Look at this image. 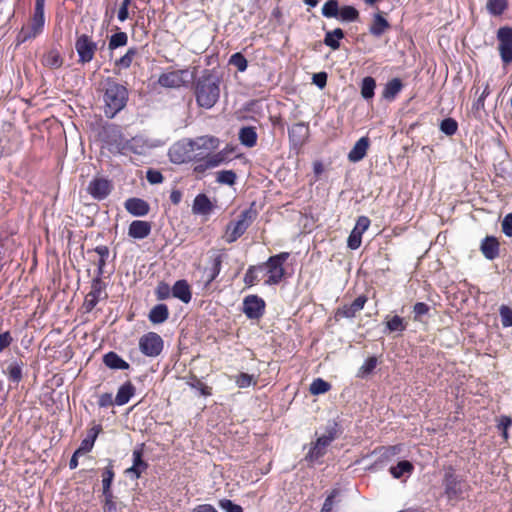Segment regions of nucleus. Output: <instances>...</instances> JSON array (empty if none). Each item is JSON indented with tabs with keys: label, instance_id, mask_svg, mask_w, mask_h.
<instances>
[{
	"label": "nucleus",
	"instance_id": "1",
	"mask_svg": "<svg viewBox=\"0 0 512 512\" xmlns=\"http://www.w3.org/2000/svg\"><path fill=\"white\" fill-rule=\"evenodd\" d=\"M104 114L107 118H114L123 110L128 101L127 88L114 78L108 77L102 82Z\"/></svg>",
	"mask_w": 512,
	"mask_h": 512
},
{
	"label": "nucleus",
	"instance_id": "35",
	"mask_svg": "<svg viewBox=\"0 0 512 512\" xmlns=\"http://www.w3.org/2000/svg\"><path fill=\"white\" fill-rule=\"evenodd\" d=\"M22 369H23V362L13 360L9 363L5 373L7 374L8 378L11 382L18 384L22 380V377H23Z\"/></svg>",
	"mask_w": 512,
	"mask_h": 512
},
{
	"label": "nucleus",
	"instance_id": "22",
	"mask_svg": "<svg viewBox=\"0 0 512 512\" xmlns=\"http://www.w3.org/2000/svg\"><path fill=\"white\" fill-rule=\"evenodd\" d=\"M184 71H172L159 76L158 83L167 88H177L183 84L182 73Z\"/></svg>",
	"mask_w": 512,
	"mask_h": 512
},
{
	"label": "nucleus",
	"instance_id": "6",
	"mask_svg": "<svg viewBox=\"0 0 512 512\" xmlns=\"http://www.w3.org/2000/svg\"><path fill=\"white\" fill-rule=\"evenodd\" d=\"M45 16L33 13L29 23L23 26L16 37L17 45L30 41L39 36L44 29Z\"/></svg>",
	"mask_w": 512,
	"mask_h": 512
},
{
	"label": "nucleus",
	"instance_id": "42",
	"mask_svg": "<svg viewBox=\"0 0 512 512\" xmlns=\"http://www.w3.org/2000/svg\"><path fill=\"white\" fill-rule=\"evenodd\" d=\"M339 4L337 0H328L322 7L321 13L325 18H336L339 14Z\"/></svg>",
	"mask_w": 512,
	"mask_h": 512
},
{
	"label": "nucleus",
	"instance_id": "45",
	"mask_svg": "<svg viewBox=\"0 0 512 512\" xmlns=\"http://www.w3.org/2000/svg\"><path fill=\"white\" fill-rule=\"evenodd\" d=\"M128 42V36L125 32H117L113 34L108 43V47L110 50H114L118 47H123Z\"/></svg>",
	"mask_w": 512,
	"mask_h": 512
},
{
	"label": "nucleus",
	"instance_id": "60",
	"mask_svg": "<svg viewBox=\"0 0 512 512\" xmlns=\"http://www.w3.org/2000/svg\"><path fill=\"white\" fill-rule=\"evenodd\" d=\"M429 310H430V307L426 303L417 302L413 306L414 320L421 321L422 316L428 314Z\"/></svg>",
	"mask_w": 512,
	"mask_h": 512
},
{
	"label": "nucleus",
	"instance_id": "20",
	"mask_svg": "<svg viewBox=\"0 0 512 512\" xmlns=\"http://www.w3.org/2000/svg\"><path fill=\"white\" fill-rule=\"evenodd\" d=\"M151 232V224L147 221L135 220L129 226V236L135 239H144Z\"/></svg>",
	"mask_w": 512,
	"mask_h": 512
},
{
	"label": "nucleus",
	"instance_id": "14",
	"mask_svg": "<svg viewBox=\"0 0 512 512\" xmlns=\"http://www.w3.org/2000/svg\"><path fill=\"white\" fill-rule=\"evenodd\" d=\"M112 185L105 178H94L88 185V193L96 200L105 199L111 192Z\"/></svg>",
	"mask_w": 512,
	"mask_h": 512
},
{
	"label": "nucleus",
	"instance_id": "64",
	"mask_svg": "<svg viewBox=\"0 0 512 512\" xmlns=\"http://www.w3.org/2000/svg\"><path fill=\"white\" fill-rule=\"evenodd\" d=\"M502 231L506 236L512 237V213L507 214L503 218Z\"/></svg>",
	"mask_w": 512,
	"mask_h": 512
},
{
	"label": "nucleus",
	"instance_id": "7",
	"mask_svg": "<svg viewBox=\"0 0 512 512\" xmlns=\"http://www.w3.org/2000/svg\"><path fill=\"white\" fill-rule=\"evenodd\" d=\"M163 339L155 332H148L139 339V349L147 357H157L163 350Z\"/></svg>",
	"mask_w": 512,
	"mask_h": 512
},
{
	"label": "nucleus",
	"instance_id": "37",
	"mask_svg": "<svg viewBox=\"0 0 512 512\" xmlns=\"http://www.w3.org/2000/svg\"><path fill=\"white\" fill-rule=\"evenodd\" d=\"M327 450L317 444L316 442H312L308 453L305 456V461L309 464L314 465L315 463H319L321 458L326 454Z\"/></svg>",
	"mask_w": 512,
	"mask_h": 512
},
{
	"label": "nucleus",
	"instance_id": "32",
	"mask_svg": "<svg viewBox=\"0 0 512 512\" xmlns=\"http://www.w3.org/2000/svg\"><path fill=\"white\" fill-rule=\"evenodd\" d=\"M389 27L388 21L380 13H377L373 17L369 32L375 37H380Z\"/></svg>",
	"mask_w": 512,
	"mask_h": 512
},
{
	"label": "nucleus",
	"instance_id": "33",
	"mask_svg": "<svg viewBox=\"0 0 512 512\" xmlns=\"http://www.w3.org/2000/svg\"><path fill=\"white\" fill-rule=\"evenodd\" d=\"M345 36L341 28H335L332 31H327L324 37V44L332 50H337L340 47V40Z\"/></svg>",
	"mask_w": 512,
	"mask_h": 512
},
{
	"label": "nucleus",
	"instance_id": "58",
	"mask_svg": "<svg viewBox=\"0 0 512 512\" xmlns=\"http://www.w3.org/2000/svg\"><path fill=\"white\" fill-rule=\"evenodd\" d=\"M362 242V233L353 229L348 237L347 245L350 249L356 250L360 247Z\"/></svg>",
	"mask_w": 512,
	"mask_h": 512
},
{
	"label": "nucleus",
	"instance_id": "61",
	"mask_svg": "<svg viewBox=\"0 0 512 512\" xmlns=\"http://www.w3.org/2000/svg\"><path fill=\"white\" fill-rule=\"evenodd\" d=\"M172 295V288L167 283L161 282L156 288V296L159 300L168 299Z\"/></svg>",
	"mask_w": 512,
	"mask_h": 512
},
{
	"label": "nucleus",
	"instance_id": "27",
	"mask_svg": "<svg viewBox=\"0 0 512 512\" xmlns=\"http://www.w3.org/2000/svg\"><path fill=\"white\" fill-rule=\"evenodd\" d=\"M238 137L240 143L248 148L254 147L258 138L256 129L251 126L242 127L239 131Z\"/></svg>",
	"mask_w": 512,
	"mask_h": 512
},
{
	"label": "nucleus",
	"instance_id": "11",
	"mask_svg": "<svg viewBox=\"0 0 512 512\" xmlns=\"http://www.w3.org/2000/svg\"><path fill=\"white\" fill-rule=\"evenodd\" d=\"M220 145V140L217 137L214 136H202L198 137L194 140H189L187 143V146L190 147L191 152H197L196 156L203 157L204 154H207L209 152H212L216 149H218Z\"/></svg>",
	"mask_w": 512,
	"mask_h": 512
},
{
	"label": "nucleus",
	"instance_id": "2",
	"mask_svg": "<svg viewBox=\"0 0 512 512\" xmlns=\"http://www.w3.org/2000/svg\"><path fill=\"white\" fill-rule=\"evenodd\" d=\"M220 80L218 76L207 73L201 76L195 84L197 104L205 109L212 108L220 96Z\"/></svg>",
	"mask_w": 512,
	"mask_h": 512
},
{
	"label": "nucleus",
	"instance_id": "5",
	"mask_svg": "<svg viewBox=\"0 0 512 512\" xmlns=\"http://www.w3.org/2000/svg\"><path fill=\"white\" fill-rule=\"evenodd\" d=\"M289 253L282 252L271 256L262 266V270H266L268 278L265 280L266 285H276L281 282L284 276L283 264L288 259Z\"/></svg>",
	"mask_w": 512,
	"mask_h": 512
},
{
	"label": "nucleus",
	"instance_id": "63",
	"mask_svg": "<svg viewBox=\"0 0 512 512\" xmlns=\"http://www.w3.org/2000/svg\"><path fill=\"white\" fill-rule=\"evenodd\" d=\"M146 179L150 184H160L164 180L161 172L155 169H149L146 172Z\"/></svg>",
	"mask_w": 512,
	"mask_h": 512
},
{
	"label": "nucleus",
	"instance_id": "15",
	"mask_svg": "<svg viewBox=\"0 0 512 512\" xmlns=\"http://www.w3.org/2000/svg\"><path fill=\"white\" fill-rule=\"evenodd\" d=\"M290 142L293 146H302L309 135V126L303 122L294 124L288 130Z\"/></svg>",
	"mask_w": 512,
	"mask_h": 512
},
{
	"label": "nucleus",
	"instance_id": "55",
	"mask_svg": "<svg viewBox=\"0 0 512 512\" xmlns=\"http://www.w3.org/2000/svg\"><path fill=\"white\" fill-rule=\"evenodd\" d=\"M340 434L339 425L336 421H328L325 426V431L322 435H325L330 440L334 441Z\"/></svg>",
	"mask_w": 512,
	"mask_h": 512
},
{
	"label": "nucleus",
	"instance_id": "21",
	"mask_svg": "<svg viewBox=\"0 0 512 512\" xmlns=\"http://www.w3.org/2000/svg\"><path fill=\"white\" fill-rule=\"evenodd\" d=\"M172 296L181 300L183 303H189L192 298L191 289L186 280H178L172 287Z\"/></svg>",
	"mask_w": 512,
	"mask_h": 512
},
{
	"label": "nucleus",
	"instance_id": "25",
	"mask_svg": "<svg viewBox=\"0 0 512 512\" xmlns=\"http://www.w3.org/2000/svg\"><path fill=\"white\" fill-rule=\"evenodd\" d=\"M103 363L110 369L126 370L130 366L116 352L110 351L103 356Z\"/></svg>",
	"mask_w": 512,
	"mask_h": 512
},
{
	"label": "nucleus",
	"instance_id": "41",
	"mask_svg": "<svg viewBox=\"0 0 512 512\" xmlns=\"http://www.w3.org/2000/svg\"><path fill=\"white\" fill-rule=\"evenodd\" d=\"M507 6V0H488L486 5L488 12L493 16L501 15Z\"/></svg>",
	"mask_w": 512,
	"mask_h": 512
},
{
	"label": "nucleus",
	"instance_id": "29",
	"mask_svg": "<svg viewBox=\"0 0 512 512\" xmlns=\"http://www.w3.org/2000/svg\"><path fill=\"white\" fill-rule=\"evenodd\" d=\"M403 83L399 78H393L388 81L383 89L382 96L388 101H392L400 93Z\"/></svg>",
	"mask_w": 512,
	"mask_h": 512
},
{
	"label": "nucleus",
	"instance_id": "52",
	"mask_svg": "<svg viewBox=\"0 0 512 512\" xmlns=\"http://www.w3.org/2000/svg\"><path fill=\"white\" fill-rule=\"evenodd\" d=\"M229 64L235 66L238 71L244 72L247 69L248 62L241 53L233 54L229 59Z\"/></svg>",
	"mask_w": 512,
	"mask_h": 512
},
{
	"label": "nucleus",
	"instance_id": "62",
	"mask_svg": "<svg viewBox=\"0 0 512 512\" xmlns=\"http://www.w3.org/2000/svg\"><path fill=\"white\" fill-rule=\"evenodd\" d=\"M219 507L223 509L225 512H243V509L240 505L233 503L229 499L220 500Z\"/></svg>",
	"mask_w": 512,
	"mask_h": 512
},
{
	"label": "nucleus",
	"instance_id": "40",
	"mask_svg": "<svg viewBox=\"0 0 512 512\" xmlns=\"http://www.w3.org/2000/svg\"><path fill=\"white\" fill-rule=\"evenodd\" d=\"M386 328L389 332H403L407 328V323L398 315L393 316L386 322Z\"/></svg>",
	"mask_w": 512,
	"mask_h": 512
},
{
	"label": "nucleus",
	"instance_id": "54",
	"mask_svg": "<svg viewBox=\"0 0 512 512\" xmlns=\"http://www.w3.org/2000/svg\"><path fill=\"white\" fill-rule=\"evenodd\" d=\"M132 456H133V466L137 470H141L142 472H144L147 469L148 464L142 459V457H143L142 448L134 449Z\"/></svg>",
	"mask_w": 512,
	"mask_h": 512
},
{
	"label": "nucleus",
	"instance_id": "46",
	"mask_svg": "<svg viewBox=\"0 0 512 512\" xmlns=\"http://www.w3.org/2000/svg\"><path fill=\"white\" fill-rule=\"evenodd\" d=\"M330 387L331 385L327 381L317 378L311 383L309 390L312 395H320L327 392Z\"/></svg>",
	"mask_w": 512,
	"mask_h": 512
},
{
	"label": "nucleus",
	"instance_id": "8",
	"mask_svg": "<svg viewBox=\"0 0 512 512\" xmlns=\"http://www.w3.org/2000/svg\"><path fill=\"white\" fill-rule=\"evenodd\" d=\"M75 49L79 57L78 63L86 64L93 60L97 50V43L90 36L82 34L76 39Z\"/></svg>",
	"mask_w": 512,
	"mask_h": 512
},
{
	"label": "nucleus",
	"instance_id": "19",
	"mask_svg": "<svg viewBox=\"0 0 512 512\" xmlns=\"http://www.w3.org/2000/svg\"><path fill=\"white\" fill-rule=\"evenodd\" d=\"M368 148L369 139L367 137L360 138L348 153V160L353 163L361 161L366 156Z\"/></svg>",
	"mask_w": 512,
	"mask_h": 512
},
{
	"label": "nucleus",
	"instance_id": "30",
	"mask_svg": "<svg viewBox=\"0 0 512 512\" xmlns=\"http://www.w3.org/2000/svg\"><path fill=\"white\" fill-rule=\"evenodd\" d=\"M188 152H191L190 148L187 149L186 145L183 143H177L169 150L170 160L173 163H183L189 158V155H187Z\"/></svg>",
	"mask_w": 512,
	"mask_h": 512
},
{
	"label": "nucleus",
	"instance_id": "39",
	"mask_svg": "<svg viewBox=\"0 0 512 512\" xmlns=\"http://www.w3.org/2000/svg\"><path fill=\"white\" fill-rule=\"evenodd\" d=\"M114 479V471L112 465L107 466L102 473V486H103V495L112 494L111 492V484Z\"/></svg>",
	"mask_w": 512,
	"mask_h": 512
},
{
	"label": "nucleus",
	"instance_id": "24",
	"mask_svg": "<svg viewBox=\"0 0 512 512\" xmlns=\"http://www.w3.org/2000/svg\"><path fill=\"white\" fill-rule=\"evenodd\" d=\"M101 432V426L95 425L89 431L87 436L81 441V444L78 448V453H88L92 450L94 443L98 437V434Z\"/></svg>",
	"mask_w": 512,
	"mask_h": 512
},
{
	"label": "nucleus",
	"instance_id": "18",
	"mask_svg": "<svg viewBox=\"0 0 512 512\" xmlns=\"http://www.w3.org/2000/svg\"><path fill=\"white\" fill-rule=\"evenodd\" d=\"M125 209L132 215L142 217L148 214L149 204L140 198H129L125 201Z\"/></svg>",
	"mask_w": 512,
	"mask_h": 512
},
{
	"label": "nucleus",
	"instance_id": "23",
	"mask_svg": "<svg viewBox=\"0 0 512 512\" xmlns=\"http://www.w3.org/2000/svg\"><path fill=\"white\" fill-rule=\"evenodd\" d=\"M414 471L413 464L408 460H402L397 463L395 466H391L389 468V472L395 479H402L403 477L407 479Z\"/></svg>",
	"mask_w": 512,
	"mask_h": 512
},
{
	"label": "nucleus",
	"instance_id": "53",
	"mask_svg": "<svg viewBox=\"0 0 512 512\" xmlns=\"http://www.w3.org/2000/svg\"><path fill=\"white\" fill-rule=\"evenodd\" d=\"M499 314L501 318L502 326L507 328L512 326V309L507 305H501L499 307Z\"/></svg>",
	"mask_w": 512,
	"mask_h": 512
},
{
	"label": "nucleus",
	"instance_id": "31",
	"mask_svg": "<svg viewBox=\"0 0 512 512\" xmlns=\"http://www.w3.org/2000/svg\"><path fill=\"white\" fill-rule=\"evenodd\" d=\"M169 317V310L165 304H158L154 306L148 315L149 320L153 324H161L165 322Z\"/></svg>",
	"mask_w": 512,
	"mask_h": 512
},
{
	"label": "nucleus",
	"instance_id": "16",
	"mask_svg": "<svg viewBox=\"0 0 512 512\" xmlns=\"http://www.w3.org/2000/svg\"><path fill=\"white\" fill-rule=\"evenodd\" d=\"M367 302V297L361 295L357 297L351 304L344 305L338 309L337 315L345 318H353L359 311H361L365 303Z\"/></svg>",
	"mask_w": 512,
	"mask_h": 512
},
{
	"label": "nucleus",
	"instance_id": "26",
	"mask_svg": "<svg viewBox=\"0 0 512 512\" xmlns=\"http://www.w3.org/2000/svg\"><path fill=\"white\" fill-rule=\"evenodd\" d=\"M135 390L136 389L134 385L129 381L121 385L115 397V404L122 406L128 403L132 396L135 394Z\"/></svg>",
	"mask_w": 512,
	"mask_h": 512
},
{
	"label": "nucleus",
	"instance_id": "17",
	"mask_svg": "<svg viewBox=\"0 0 512 512\" xmlns=\"http://www.w3.org/2000/svg\"><path fill=\"white\" fill-rule=\"evenodd\" d=\"M480 251L488 260H494L499 256V242L493 236H486L480 245Z\"/></svg>",
	"mask_w": 512,
	"mask_h": 512
},
{
	"label": "nucleus",
	"instance_id": "28",
	"mask_svg": "<svg viewBox=\"0 0 512 512\" xmlns=\"http://www.w3.org/2000/svg\"><path fill=\"white\" fill-rule=\"evenodd\" d=\"M213 205L205 194L195 197L192 210L195 214L207 215L212 211Z\"/></svg>",
	"mask_w": 512,
	"mask_h": 512
},
{
	"label": "nucleus",
	"instance_id": "51",
	"mask_svg": "<svg viewBox=\"0 0 512 512\" xmlns=\"http://www.w3.org/2000/svg\"><path fill=\"white\" fill-rule=\"evenodd\" d=\"M105 283L102 281L101 276L97 274V276L93 279L92 285H91V291L89 294L94 295L97 298H101L102 294L105 290Z\"/></svg>",
	"mask_w": 512,
	"mask_h": 512
},
{
	"label": "nucleus",
	"instance_id": "47",
	"mask_svg": "<svg viewBox=\"0 0 512 512\" xmlns=\"http://www.w3.org/2000/svg\"><path fill=\"white\" fill-rule=\"evenodd\" d=\"M138 54L136 48H129L127 52L116 61V66L127 69L131 66L134 57Z\"/></svg>",
	"mask_w": 512,
	"mask_h": 512
},
{
	"label": "nucleus",
	"instance_id": "36",
	"mask_svg": "<svg viewBox=\"0 0 512 512\" xmlns=\"http://www.w3.org/2000/svg\"><path fill=\"white\" fill-rule=\"evenodd\" d=\"M42 63L48 68L57 69L62 66L63 58L58 50L51 49L43 56Z\"/></svg>",
	"mask_w": 512,
	"mask_h": 512
},
{
	"label": "nucleus",
	"instance_id": "43",
	"mask_svg": "<svg viewBox=\"0 0 512 512\" xmlns=\"http://www.w3.org/2000/svg\"><path fill=\"white\" fill-rule=\"evenodd\" d=\"M222 267V256L217 255L214 257L212 266L208 270V276H207V282L206 285H209L212 281L216 279V277L219 275Z\"/></svg>",
	"mask_w": 512,
	"mask_h": 512
},
{
	"label": "nucleus",
	"instance_id": "9",
	"mask_svg": "<svg viewBox=\"0 0 512 512\" xmlns=\"http://www.w3.org/2000/svg\"><path fill=\"white\" fill-rule=\"evenodd\" d=\"M229 153L230 151L227 149H223L217 153L209 152L197 160L194 170L198 173H202L206 170L216 168L228 161Z\"/></svg>",
	"mask_w": 512,
	"mask_h": 512
},
{
	"label": "nucleus",
	"instance_id": "56",
	"mask_svg": "<svg viewBox=\"0 0 512 512\" xmlns=\"http://www.w3.org/2000/svg\"><path fill=\"white\" fill-rule=\"evenodd\" d=\"M257 271H262V266H251L246 271L244 276V282L247 286H252L258 281V277L256 274Z\"/></svg>",
	"mask_w": 512,
	"mask_h": 512
},
{
	"label": "nucleus",
	"instance_id": "10",
	"mask_svg": "<svg viewBox=\"0 0 512 512\" xmlns=\"http://www.w3.org/2000/svg\"><path fill=\"white\" fill-rule=\"evenodd\" d=\"M498 50L502 62L507 65L512 62V28L502 27L497 32Z\"/></svg>",
	"mask_w": 512,
	"mask_h": 512
},
{
	"label": "nucleus",
	"instance_id": "4",
	"mask_svg": "<svg viewBox=\"0 0 512 512\" xmlns=\"http://www.w3.org/2000/svg\"><path fill=\"white\" fill-rule=\"evenodd\" d=\"M258 212L254 204L250 208L242 211L235 222H230L226 227L225 240L227 243H233L239 239L250 225L257 218Z\"/></svg>",
	"mask_w": 512,
	"mask_h": 512
},
{
	"label": "nucleus",
	"instance_id": "50",
	"mask_svg": "<svg viewBox=\"0 0 512 512\" xmlns=\"http://www.w3.org/2000/svg\"><path fill=\"white\" fill-rule=\"evenodd\" d=\"M236 181V174L232 170H222L217 173V182L226 185H233Z\"/></svg>",
	"mask_w": 512,
	"mask_h": 512
},
{
	"label": "nucleus",
	"instance_id": "57",
	"mask_svg": "<svg viewBox=\"0 0 512 512\" xmlns=\"http://www.w3.org/2000/svg\"><path fill=\"white\" fill-rule=\"evenodd\" d=\"M512 426V418L502 415L498 419L497 428L501 431L503 438H508V429Z\"/></svg>",
	"mask_w": 512,
	"mask_h": 512
},
{
	"label": "nucleus",
	"instance_id": "49",
	"mask_svg": "<svg viewBox=\"0 0 512 512\" xmlns=\"http://www.w3.org/2000/svg\"><path fill=\"white\" fill-rule=\"evenodd\" d=\"M458 124L453 118H446L440 123V130L447 136H452L457 132Z\"/></svg>",
	"mask_w": 512,
	"mask_h": 512
},
{
	"label": "nucleus",
	"instance_id": "34",
	"mask_svg": "<svg viewBox=\"0 0 512 512\" xmlns=\"http://www.w3.org/2000/svg\"><path fill=\"white\" fill-rule=\"evenodd\" d=\"M376 81L373 77L367 76L362 79L360 93L364 100L371 101L375 94Z\"/></svg>",
	"mask_w": 512,
	"mask_h": 512
},
{
	"label": "nucleus",
	"instance_id": "13",
	"mask_svg": "<svg viewBox=\"0 0 512 512\" xmlns=\"http://www.w3.org/2000/svg\"><path fill=\"white\" fill-rule=\"evenodd\" d=\"M443 485L449 500H458L462 497L463 483L451 469L446 471Z\"/></svg>",
	"mask_w": 512,
	"mask_h": 512
},
{
	"label": "nucleus",
	"instance_id": "59",
	"mask_svg": "<svg viewBox=\"0 0 512 512\" xmlns=\"http://www.w3.org/2000/svg\"><path fill=\"white\" fill-rule=\"evenodd\" d=\"M235 382L239 388H247L252 384H256V381L254 380L253 376L247 373H240L236 377Z\"/></svg>",
	"mask_w": 512,
	"mask_h": 512
},
{
	"label": "nucleus",
	"instance_id": "38",
	"mask_svg": "<svg viewBox=\"0 0 512 512\" xmlns=\"http://www.w3.org/2000/svg\"><path fill=\"white\" fill-rule=\"evenodd\" d=\"M337 19L342 22H355L359 19V12L355 7L345 5L339 9Z\"/></svg>",
	"mask_w": 512,
	"mask_h": 512
},
{
	"label": "nucleus",
	"instance_id": "3",
	"mask_svg": "<svg viewBox=\"0 0 512 512\" xmlns=\"http://www.w3.org/2000/svg\"><path fill=\"white\" fill-rule=\"evenodd\" d=\"M113 144L121 154L133 153L137 155H145L151 149L157 146L153 141H150L143 136H135L131 139L123 137L118 129H113Z\"/></svg>",
	"mask_w": 512,
	"mask_h": 512
},
{
	"label": "nucleus",
	"instance_id": "12",
	"mask_svg": "<svg viewBox=\"0 0 512 512\" xmlns=\"http://www.w3.org/2000/svg\"><path fill=\"white\" fill-rule=\"evenodd\" d=\"M265 301L257 295H248L243 299V313L248 319H259L265 312Z\"/></svg>",
	"mask_w": 512,
	"mask_h": 512
},
{
	"label": "nucleus",
	"instance_id": "48",
	"mask_svg": "<svg viewBox=\"0 0 512 512\" xmlns=\"http://www.w3.org/2000/svg\"><path fill=\"white\" fill-rule=\"evenodd\" d=\"M105 503L103 506L104 512H121L124 508L122 503L114 501L113 494L104 495Z\"/></svg>",
	"mask_w": 512,
	"mask_h": 512
},
{
	"label": "nucleus",
	"instance_id": "44",
	"mask_svg": "<svg viewBox=\"0 0 512 512\" xmlns=\"http://www.w3.org/2000/svg\"><path fill=\"white\" fill-rule=\"evenodd\" d=\"M94 251L99 255L100 259L98 261V269H97V274H99V276H102L103 273H104V267H105V264H106V260L107 258L109 257V249L107 246H104V245H100V246H97Z\"/></svg>",
	"mask_w": 512,
	"mask_h": 512
}]
</instances>
